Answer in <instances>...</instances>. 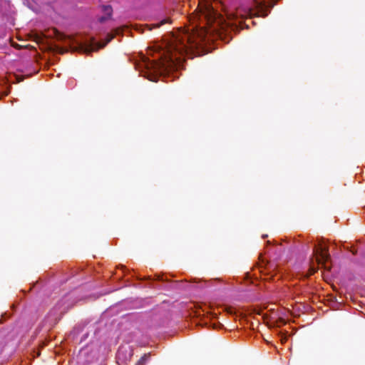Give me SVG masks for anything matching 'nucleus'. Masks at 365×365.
Wrapping results in <instances>:
<instances>
[{
  "label": "nucleus",
  "instance_id": "2",
  "mask_svg": "<svg viewBox=\"0 0 365 365\" xmlns=\"http://www.w3.org/2000/svg\"><path fill=\"white\" fill-rule=\"evenodd\" d=\"M119 30L116 29L114 33H110L107 34L106 38L104 42H96L93 38L88 45L84 46V52L86 53H91L93 51H96L100 48H104L114 37L118 34Z\"/></svg>",
  "mask_w": 365,
  "mask_h": 365
},
{
  "label": "nucleus",
  "instance_id": "4",
  "mask_svg": "<svg viewBox=\"0 0 365 365\" xmlns=\"http://www.w3.org/2000/svg\"><path fill=\"white\" fill-rule=\"evenodd\" d=\"M266 1H254L255 6L253 8L249 9V14L251 16H262L265 17L268 14V9L269 6L265 4Z\"/></svg>",
  "mask_w": 365,
  "mask_h": 365
},
{
  "label": "nucleus",
  "instance_id": "11",
  "mask_svg": "<svg viewBox=\"0 0 365 365\" xmlns=\"http://www.w3.org/2000/svg\"><path fill=\"white\" fill-rule=\"evenodd\" d=\"M166 21H167V20L162 21L160 24H164Z\"/></svg>",
  "mask_w": 365,
  "mask_h": 365
},
{
  "label": "nucleus",
  "instance_id": "12",
  "mask_svg": "<svg viewBox=\"0 0 365 365\" xmlns=\"http://www.w3.org/2000/svg\"><path fill=\"white\" fill-rule=\"evenodd\" d=\"M260 259L262 260V262L264 263V259H262V256H260Z\"/></svg>",
  "mask_w": 365,
  "mask_h": 365
},
{
  "label": "nucleus",
  "instance_id": "10",
  "mask_svg": "<svg viewBox=\"0 0 365 365\" xmlns=\"http://www.w3.org/2000/svg\"><path fill=\"white\" fill-rule=\"evenodd\" d=\"M36 1H28L27 3H28V6H30L29 4L30 3H35Z\"/></svg>",
  "mask_w": 365,
  "mask_h": 365
},
{
  "label": "nucleus",
  "instance_id": "3",
  "mask_svg": "<svg viewBox=\"0 0 365 365\" xmlns=\"http://www.w3.org/2000/svg\"><path fill=\"white\" fill-rule=\"evenodd\" d=\"M314 257L317 264H324L330 259L328 248L321 245H315L313 250Z\"/></svg>",
  "mask_w": 365,
  "mask_h": 365
},
{
  "label": "nucleus",
  "instance_id": "5",
  "mask_svg": "<svg viewBox=\"0 0 365 365\" xmlns=\"http://www.w3.org/2000/svg\"><path fill=\"white\" fill-rule=\"evenodd\" d=\"M101 8V11L105 14V15L100 17L98 20L101 23H103L105 21L110 19L113 14V8L110 5H102Z\"/></svg>",
  "mask_w": 365,
  "mask_h": 365
},
{
  "label": "nucleus",
  "instance_id": "1",
  "mask_svg": "<svg viewBox=\"0 0 365 365\" xmlns=\"http://www.w3.org/2000/svg\"><path fill=\"white\" fill-rule=\"evenodd\" d=\"M194 12L200 21H205V25L173 35L157 51V59L145 62L148 70L161 72L180 66L185 56H192L194 50L206 41L207 34L216 31L223 21L222 14L212 1H197Z\"/></svg>",
  "mask_w": 365,
  "mask_h": 365
},
{
  "label": "nucleus",
  "instance_id": "8",
  "mask_svg": "<svg viewBox=\"0 0 365 365\" xmlns=\"http://www.w3.org/2000/svg\"><path fill=\"white\" fill-rule=\"evenodd\" d=\"M317 270V268H312V272H311V274H314V272H316Z\"/></svg>",
  "mask_w": 365,
  "mask_h": 365
},
{
  "label": "nucleus",
  "instance_id": "6",
  "mask_svg": "<svg viewBox=\"0 0 365 365\" xmlns=\"http://www.w3.org/2000/svg\"><path fill=\"white\" fill-rule=\"evenodd\" d=\"M150 358V353L145 354L136 363L135 365H145Z\"/></svg>",
  "mask_w": 365,
  "mask_h": 365
},
{
  "label": "nucleus",
  "instance_id": "9",
  "mask_svg": "<svg viewBox=\"0 0 365 365\" xmlns=\"http://www.w3.org/2000/svg\"><path fill=\"white\" fill-rule=\"evenodd\" d=\"M218 3H219V4H220V6H222V7H223V6H224V5L222 4V1H218Z\"/></svg>",
  "mask_w": 365,
  "mask_h": 365
},
{
  "label": "nucleus",
  "instance_id": "7",
  "mask_svg": "<svg viewBox=\"0 0 365 365\" xmlns=\"http://www.w3.org/2000/svg\"><path fill=\"white\" fill-rule=\"evenodd\" d=\"M122 352H123V348L121 347V348H120V349H118V352H117V357H118V359H120V356H121V354H122Z\"/></svg>",
  "mask_w": 365,
  "mask_h": 365
}]
</instances>
